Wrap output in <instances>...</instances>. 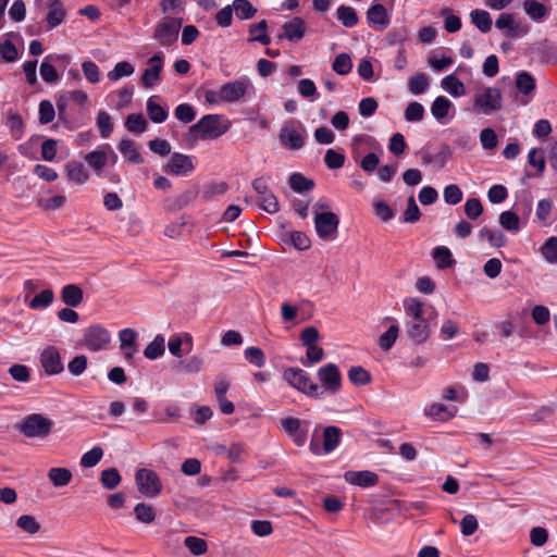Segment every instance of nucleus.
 Masks as SVG:
<instances>
[{
  "label": "nucleus",
  "mask_w": 557,
  "mask_h": 557,
  "mask_svg": "<svg viewBox=\"0 0 557 557\" xmlns=\"http://www.w3.org/2000/svg\"><path fill=\"white\" fill-rule=\"evenodd\" d=\"M203 358L200 356H191L183 360L178 364V370L185 373H197L203 369Z\"/></svg>",
  "instance_id": "bf43d9fd"
},
{
  "label": "nucleus",
  "mask_w": 557,
  "mask_h": 557,
  "mask_svg": "<svg viewBox=\"0 0 557 557\" xmlns=\"http://www.w3.org/2000/svg\"><path fill=\"white\" fill-rule=\"evenodd\" d=\"M268 24L267 21L262 20L257 24L249 26L250 38L249 41H258L262 45L270 44V37L267 34Z\"/></svg>",
  "instance_id": "49530a36"
},
{
  "label": "nucleus",
  "mask_w": 557,
  "mask_h": 557,
  "mask_svg": "<svg viewBox=\"0 0 557 557\" xmlns=\"http://www.w3.org/2000/svg\"><path fill=\"white\" fill-rule=\"evenodd\" d=\"M306 34L305 21L300 17H294L293 20L284 23L283 34L280 38H285L288 41H299Z\"/></svg>",
  "instance_id": "4be33fe9"
},
{
  "label": "nucleus",
  "mask_w": 557,
  "mask_h": 557,
  "mask_svg": "<svg viewBox=\"0 0 557 557\" xmlns=\"http://www.w3.org/2000/svg\"><path fill=\"white\" fill-rule=\"evenodd\" d=\"M48 479L55 487H62L67 485L72 480V472L66 468H51L48 471Z\"/></svg>",
  "instance_id": "58836bf2"
},
{
  "label": "nucleus",
  "mask_w": 557,
  "mask_h": 557,
  "mask_svg": "<svg viewBox=\"0 0 557 557\" xmlns=\"http://www.w3.org/2000/svg\"><path fill=\"white\" fill-rule=\"evenodd\" d=\"M368 23L375 29L382 30L389 24L387 11L383 4L376 3L371 5L367 12Z\"/></svg>",
  "instance_id": "5701e85b"
},
{
  "label": "nucleus",
  "mask_w": 557,
  "mask_h": 557,
  "mask_svg": "<svg viewBox=\"0 0 557 557\" xmlns=\"http://www.w3.org/2000/svg\"><path fill=\"white\" fill-rule=\"evenodd\" d=\"M302 394L312 398H324L336 395L341 385H293Z\"/></svg>",
  "instance_id": "b1692460"
},
{
  "label": "nucleus",
  "mask_w": 557,
  "mask_h": 557,
  "mask_svg": "<svg viewBox=\"0 0 557 557\" xmlns=\"http://www.w3.org/2000/svg\"><path fill=\"white\" fill-rule=\"evenodd\" d=\"M165 354V339L163 335H157L144 349V356L149 360L161 358Z\"/></svg>",
  "instance_id": "72a5a7b5"
},
{
  "label": "nucleus",
  "mask_w": 557,
  "mask_h": 557,
  "mask_svg": "<svg viewBox=\"0 0 557 557\" xmlns=\"http://www.w3.org/2000/svg\"><path fill=\"white\" fill-rule=\"evenodd\" d=\"M134 513L137 521L141 523H151L156 519V511L152 506L145 503H139L134 508Z\"/></svg>",
  "instance_id": "864d4df0"
},
{
  "label": "nucleus",
  "mask_w": 557,
  "mask_h": 557,
  "mask_svg": "<svg viewBox=\"0 0 557 557\" xmlns=\"http://www.w3.org/2000/svg\"><path fill=\"white\" fill-rule=\"evenodd\" d=\"M284 432L290 436L297 446H304L307 441V432L300 429V420L294 417L284 418L281 421Z\"/></svg>",
  "instance_id": "6ab92c4d"
},
{
  "label": "nucleus",
  "mask_w": 557,
  "mask_h": 557,
  "mask_svg": "<svg viewBox=\"0 0 557 557\" xmlns=\"http://www.w3.org/2000/svg\"><path fill=\"white\" fill-rule=\"evenodd\" d=\"M231 127L230 122L220 114L203 115L191 125L186 134L188 140H211L225 134Z\"/></svg>",
  "instance_id": "f03ea898"
},
{
  "label": "nucleus",
  "mask_w": 557,
  "mask_h": 557,
  "mask_svg": "<svg viewBox=\"0 0 557 557\" xmlns=\"http://www.w3.org/2000/svg\"><path fill=\"white\" fill-rule=\"evenodd\" d=\"M135 481L138 491L147 497L153 498L161 493V480L158 474L150 469H138L135 473Z\"/></svg>",
  "instance_id": "1a4fd4ad"
},
{
  "label": "nucleus",
  "mask_w": 557,
  "mask_h": 557,
  "mask_svg": "<svg viewBox=\"0 0 557 557\" xmlns=\"http://www.w3.org/2000/svg\"><path fill=\"white\" fill-rule=\"evenodd\" d=\"M163 69V57L154 54L147 61V67L141 75V84L145 88H153L161 82V72Z\"/></svg>",
  "instance_id": "4468645a"
},
{
  "label": "nucleus",
  "mask_w": 557,
  "mask_h": 557,
  "mask_svg": "<svg viewBox=\"0 0 557 557\" xmlns=\"http://www.w3.org/2000/svg\"><path fill=\"white\" fill-rule=\"evenodd\" d=\"M441 87L455 98L466 95L463 83L455 74L445 76L441 82Z\"/></svg>",
  "instance_id": "7c9ffc66"
},
{
  "label": "nucleus",
  "mask_w": 557,
  "mask_h": 557,
  "mask_svg": "<svg viewBox=\"0 0 557 557\" xmlns=\"http://www.w3.org/2000/svg\"><path fill=\"white\" fill-rule=\"evenodd\" d=\"M119 150L124 159L131 163H140L143 161L135 144L127 138H123L119 144Z\"/></svg>",
  "instance_id": "4c0bfd02"
},
{
  "label": "nucleus",
  "mask_w": 557,
  "mask_h": 557,
  "mask_svg": "<svg viewBox=\"0 0 557 557\" xmlns=\"http://www.w3.org/2000/svg\"><path fill=\"white\" fill-rule=\"evenodd\" d=\"M471 23L482 33H488L493 22L490 13L482 9H475L470 12Z\"/></svg>",
  "instance_id": "473e14b6"
},
{
  "label": "nucleus",
  "mask_w": 557,
  "mask_h": 557,
  "mask_svg": "<svg viewBox=\"0 0 557 557\" xmlns=\"http://www.w3.org/2000/svg\"><path fill=\"white\" fill-rule=\"evenodd\" d=\"M515 86L517 90L522 95L519 99V103L522 106L528 104L534 96L536 87L535 78L525 71H520L516 75Z\"/></svg>",
  "instance_id": "dca6fc26"
},
{
  "label": "nucleus",
  "mask_w": 557,
  "mask_h": 557,
  "mask_svg": "<svg viewBox=\"0 0 557 557\" xmlns=\"http://www.w3.org/2000/svg\"><path fill=\"white\" fill-rule=\"evenodd\" d=\"M60 58L61 57H59V55L49 54L41 62L40 67H39V73H40L41 78L46 83L52 84V83H57L59 81L58 72H57L55 67L53 66L52 62H54L55 60H59Z\"/></svg>",
  "instance_id": "c756f323"
},
{
  "label": "nucleus",
  "mask_w": 557,
  "mask_h": 557,
  "mask_svg": "<svg viewBox=\"0 0 557 557\" xmlns=\"http://www.w3.org/2000/svg\"><path fill=\"white\" fill-rule=\"evenodd\" d=\"M52 421L39 413H32L24 418L16 429L26 437L45 438L49 435Z\"/></svg>",
  "instance_id": "0eeeda50"
},
{
  "label": "nucleus",
  "mask_w": 557,
  "mask_h": 557,
  "mask_svg": "<svg viewBox=\"0 0 557 557\" xmlns=\"http://www.w3.org/2000/svg\"><path fill=\"white\" fill-rule=\"evenodd\" d=\"M7 125L10 128L11 136L15 140H18L22 138L23 133H24V123H23L21 115L16 114V113H12V112L8 113Z\"/></svg>",
  "instance_id": "6e6d98bb"
},
{
  "label": "nucleus",
  "mask_w": 557,
  "mask_h": 557,
  "mask_svg": "<svg viewBox=\"0 0 557 557\" xmlns=\"http://www.w3.org/2000/svg\"><path fill=\"white\" fill-rule=\"evenodd\" d=\"M251 87L248 78H240L221 86V95L224 102L239 101Z\"/></svg>",
  "instance_id": "2eb2a0df"
},
{
  "label": "nucleus",
  "mask_w": 557,
  "mask_h": 557,
  "mask_svg": "<svg viewBox=\"0 0 557 557\" xmlns=\"http://www.w3.org/2000/svg\"><path fill=\"white\" fill-rule=\"evenodd\" d=\"M289 186L296 193H304L313 187V182L300 173H293L289 177Z\"/></svg>",
  "instance_id": "4d7b16f0"
},
{
  "label": "nucleus",
  "mask_w": 557,
  "mask_h": 557,
  "mask_svg": "<svg viewBox=\"0 0 557 557\" xmlns=\"http://www.w3.org/2000/svg\"><path fill=\"white\" fill-rule=\"evenodd\" d=\"M453 107L454 104L448 98L438 96L432 102L431 113L437 121H442L449 114Z\"/></svg>",
  "instance_id": "f704fd0d"
},
{
  "label": "nucleus",
  "mask_w": 557,
  "mask_h": 557,
  "mask_svg": "<svg viewBox=\"0 0 557 557\" xmlns=\"http://www.w3.org/2000/svg\"><path fill=\"white\" fill-rule=\"evenodd\" d=\"M183 18L180 16H163L160 18L153 32V38L163 47L174 45L178 38Z\"/></svg>",
  "instance_id": "423d86ee"
},
{
  "label": "nucleus",
  "mask_w": 557,
  "mask_h": 557,
  "mask_svg": "<svg viewBox=\"0 0 557 557\" xmlns=\"http://www.w3.org/2000/svg\"><path fill=\"white\" fill-rule=\"evenodd\" d=\"M344 479L351 485H357L360 487H370L374 486L379 482V475L369 470L362 471H346L344 473Z\"/></svg>",
  "instance_id": "a211bd4d"
},
{
  "label": "nucleus",
  "mask_w": 557,
  "mask_h": 557,
  "mask_svg": "<svg viewBox=\"0 0 557 557\" xmlns=\"http://www.w3.org/2000/svg\"><path fill=\"white\" fill-rule=\"evenodd\" d=\"M392 320V318H387ZM394 324L388 327L379 338V345L383 350H388L398 337L399 327L397 322L393 319Z\"/></svg>",
  "instance_id": "603ef678"
},
{
  "label": "nucleus",
  "mask_w": 557,
  "mask_h": 557,
  "mask_svg": "<svg viewBox=\"0 0 557 557\" xmlns=\"http://www.w3.org/2000/svg\"><path fill=\"white\" fill-rule=\"evenodd\" d=\"M160 8L164 16H175L185 12V0H161Z\"/></svg>",
  "instance_id": "3c124183"
},
{
  "label": "nucleus",
  "mask_w": 557,
  "mask_h": 557,
  "mask_svg": "<svg viewBox=\"0 0 557 557\" xmlns=\"http://www.w3.org/2000/svg\"><path fill=\"white\" fill-rule=\"evenodd\" d=\"M60 296L62 302L72 308L78 307L84 299L83 289L76 284L63 286Z\"/></svg>",
  "instance_id": "bb28decb"
},
{
  "label": "nucleus",
  "mask_w": 557,
  "mask_h": 557,
  "mask_svg": "<svg viewBox=\"0 0 557 557\" xmlns=\"http://www.w3.org/2000/svg\"><path fill=\"white\" fill-rule=\"evenodd\" d=\"M496 28L504 32V35L509 38H520L529 33V26L521 21H517L511 13H502L496 22Z\"/></svg>",
  "instance_id": "9d476101"
},
{
  "label": "nucleus",
  "mask_w": 557,
  "mask_h": 557,
  "mask_svg": "<svg viewBox=\"0 0 557 557\" xmlns=\"http://www.w3.org/2000/svg\"><path fill=\"white\" fill-rule=\"evenodd\" d=\"M307 137L305 125L298 120L286 121L278 134V139L283 147L289 150L301 149Z\"/></svg>",
  "instance_id": "39448f33"
},
{
  "label": "nucleus",
  "mask_w": 557,
  "mask_h": 557,
  "mask_svg": "<svg viewBox=\"0 0 557 557\" xmlns=\"http://www.w3.org/2000/svg\"><path fill=\"white\" fill-rule=\"evenodd\" d=\"M503 109V95L497 87H482L473 97L472 111L475 114L491 115Z\"/></svg>",
  "instance_id": "7ed1b4c3"
},
{
  "label": "nucleus",
  "mask_w": 557,
  "mask_h": 557,
  "mask_svg": "<svg viewBox=\"0 0 557 557\" xmlns=\"http://www.w3.org/2000/svg\"><path fill=\"white\" fill-rule=\"evenodd\" d=\"M65 172L69 181L73 183L84 184L88 180V174L84 166L78 162H67L65 164Z\"/></svg>",
  "instance_id": "ea45409f"
},
{
  "label": "nucleus",
  "mask_w": 557,
  "mask_h": 557,
  "mask_svg": "<svg viewBox=\"0 0 557 557\" xmlns=\"http://www.w3.org/2000/svg\"><path fill=\"white\" fill-rule=\"evenodd\" d=\"M432 257L438 269H446L455 263L450 250L445 246H438L434 248Z\"/></svg>",
  "instance_id": "37998d69"
},
{
  "label": "nucleus",
  "mask_w": 557,
  "mask_h": 557,
  "mask_svg": "<svg viewBox=\"0 0 557 557\" xmlns=\"http://www.w3.org/2000/svg\"><path fill=\"white\" fill-rule=\"evenodd\" d=\"M157 97L151 96L147 100V114L149 119L157 124L163 123L168 119V110L156 101Z\"/></svg>",
  "instance_id": "2f4dec72"
},
{
  "label": "nucleus",
  "mask_w": 557,
  "mask_h": 557,
  "mask_svg": "<svg viewBox=\"0 0 557 557\" xmlns=\"http://www.w3.org/2000/svg\"><path fill=\"white\" fill-rule=\"evenodd\" d=\"M419 154L424 165L432 164L434 169L442 170L448 161L449 151L447 148H444L440 152L432 154L429 151L422 150Z\"/></svg>",
  "instance_id": "cd10ccee"
},
{
  "label": "nucleus",
  "mask_w": 557,
  "mask_h": 557,
  "mask_svg": "<svg viewBox=\"0 0 557 557\" xmlns=\"http://www.w3.org/2000/svg\"><path fill=\"white\" fill-rule=\"evenodd\" d=\"M467 396L468 393L462 385L447 387L442 393V398L447 401L463 403Z\"/></svg>",
  "instance_id": "680f3d73"
},
{
  "label": "nucleus",
  "mask_w": 557,
  "mask_h": 557,
  "mask_svg": "<svg viewBox=\"0 0 557 557\" xmlns=\"http://www.w3.org/2000/svg\"><path fill=\"white\" fill-rule=\"evenodd\" d=\"M480 143L484 150H494L498 145V138L496 132L486 127L480 132Z\"/></svg>",
  "instance_id": "69168bd1"
},
{
  "label": "nucleus",
  "mask_w": 557,
  "mask_h": 557,
  "mask_svg": "<svg viewBox=\"0 0 557 557\" xmlns=\"http://www.w3.org/2000/svg\"><path fill=\"white\" fill-rule=\"evenodd\" d=\"M109 330L99 324L89 325L83 332L81 345L90 351H101L108 348L111 342Z\"/></svg>",
  "instance_id": "6e6552de"
},
{
  "label": "nucleus",
  "mask_w": 557,
  "mask_h": 557,
  "mask_svg": "<svg viewBox=\"0 0 557 557\" xmlns=\"http://www.w3.org/2000/svg\"><path fill=\"white\" fill-rule=\"evenodd\" d=\"M404 309L408 337L414 344L424 343L431 334L430 325L437 317L436 310L433 307L425 308L422 301L412 297L404 300Z\"/></svg>",
  "instance_id": "f257e3e1"
},
{
  "label": "nucleus",
  "mask_w": 557,
  "mask_h": 557,
  "mask_svg": "<svg viewBox=\"0 0 557 557\" xmlns=\"http://www.w3.org/2000/svg\"><path fill=\"white\" fill-rule=\"evenodd\" d=\"M318 377L321 383H341L342 380L339 369L334 363H327L320 368L318 371Z\"/></svg>",
  "instance_id": "c03bdc74"
},
{
  "label": "nucleus",
  "mask_w": 557,
  "mask_h": 557,
  "mask_svg": "<svg viewBox=\"0 0 557 557\" xmlns=\"http://www.w3.org/2000/svg\"><path fill=\"white\" fill-rule=\"evenodd\" d=\"M103 457V449L100 446H95L81 458V466L84 468H92L100 462Z\"/></svg>",
  "instance_id": "13d9d810"
},
{
  "label": "nucleus",
  "mask_w": 557,
  "mask_h": 557,
  "mask_svg": "<svg viewBox=\"0 0 557 557\" xmlns=\"http://www.w3.org/2000/svg\"><path fill=\"white\" fill-rule=\"evenodd\" d=\"M341 429L337 426H326L323 431V451L324 454H329L333 451L341 440Z\"/></svg>",
  "instance_id": "c9c22d12"
},
{
  "label": "nucleus",
  "mask_w": 557,
  "mask_h": 557,
  "mask_svg": "<svg viewBox=\"0 0 557 557\" xmlns=\"http://www.w3.org/2000/svg\"><path fill=\"white\" fill-rule=\"evenodd\" d=\"M232 8L239 20H249L257 13V9L249 0H234Z\"/></svg>",
  "instance_id": "a18cd8bd"
},
{
  "label": "nucleus",
  "mask_w": 557,
  "mask_h": 557,
  "mask_svg": "<svg viewBox=\"0 0 557 557\" xmlns=\"http://www.w3.org/2000/svg\"><path fill=\"white\" fill-rule=\"evenodd\" d=\"M231 385H216L214 393L219 408L223 414H232L235 410L234 400L237 396L230 389Z\"/></svg>",
  "instance_id": "aec40b11"
},
{
  "label": "nucleus",
  "mask_w": 557,
  "mask_h": 557,
  "mask_svg": "<svg viewBox=\"0 0 557 557\" xmlns=\"http://www.w3.org/2000/svg\"><path fill=\"white\" fill-rule=\"evenodd\" d=\"M125 126L129 132L144 133L147 129L148 122L143 114H129L126 117Z\"/></svg>",
  "instance_id": "0e129e2a"
},
{
  "label": "nucleus",
  "mask_w": 557,
  "mask_h": 557,
  "mask_svg": "<svg viewBox=\"0 0 557 557\" xmlns=\"http://www.w3.org/2000/svg\"><path fill=\"white\" fill-rule=\"evenodd\" d=\"M40 364L44 371L49 374H58L63 371V363L59 350L49 346L40 354Z\"/></svg>",
  "instance_id": "f3484780"
},
{
  "label": "nucleus",
  "mask_w": 557,
  "mask_h": 557,
  "mask_svg": "<svg viewBox=\"0 0 557 557\" xmlns=\"http://www.w3.org/2000/svg\"><path fill=\"white\" fill-rule=\"evenodd\" d=\"M327 205L317 203L314 212V228L317 235L326 242H333L338 236L339 218L331 211L320 212V209H326Z\"/></svg>",
  "instance_id": "20e7f679"
},
{
  "label": "nucleus",
  "mask_w": 557,
  "mask_h": 557,
  "mask_svg": "<svg viewBox=\"0 0 557 557\" xmlns=\"http://www.w3.org/2000/svg\"><path fill=\"white\" fill-rule=\"evenodd\" d=\"M117 156L108 144L100 146L97 150L85 156V161L97 172L98 175H101L103 168L108 163L115 164Z\"/></svg>",
  "instance_id": "9b49d317"
},
{
  "label": "nucleus",
  "mask_w": 557,
  "mask_h": 557,
  "mask_svg": "<svg viewBox=\"0 0 557 557\" xmlns=\"http://www.w3.org/2000/svg\"><path fill=\"white\" fill-rule=\"evenodd\" d=\"M457 411L458 408L455 405L434 403L428 409H425V414L431 417L433 420L445 422L453 419Z\"/></svg>",
  "instance_id": "393cba45"
},
{
  "label": "nucleus",
  "mask_w": 557,
  "mask_h": 557,
  "mask_svg": "<svg viewBox=\"0 0 557 557\" xmlns=\"http://www.w3.org/2000/svg\"><path fill=\"white\" fill-rule=\"evenodd\" d=\"M524 13L534 22H543L549 14L550 9L536 0H524L522 3Z\"/></svg>",
  "instance_id": "a878e982"
},
{
  "label": "nucleus",
  "mask_w": 557,
  "mask_h": 557,
  "mask_svg": "<svg viewBox=\"0 0 557 557\" xmlns=\"http://www.w3.org/2000/svg\"><path fill=\"white\" fill-rule=\"evenodd\" d=\"M48 13L46 15V23L48 29H53L62 24L66 17V10L60 0H51L46 3Z\"/></svg>",
  "instance_id": "412c9836"
},
{
  "label": "nucleus",
  "mask_w": 557,
  "mask_h": 557,
  "mask_svg": "<svg viewBox=\"0 0 557 557\" xmlns=\"http://www.w3.org/2000/svg\"><path fill=\"white\" fill-rule=\"evenodd\" d=\"M499 224L503 228L511 233H518L521 230L519 216L509 210L500 213Z\"/></svg>",
  "instance_id": "8fccbe9b"
},
{
  "label": "nucleus",
  "mask_w": 557,
  "mask_h": 557,
  "mask_svg": "<svg viewBox=\"0 0 557 557\" xmlns=\"http://www.w3.org/2000/svg\"><path fill=\"white\" fill-rule=\"evenodd\" d=\"M351 69L352 63L348 53L338 54L332 63V70L339 75H347Z\"/></svg>",
  "instance_id": "052dcab7"
},
{
  "label": "nucleus",
  "mask_w": 557,
  "mask_h": 557,
  "mask_svg": "<svg viewBox=\"0 0 557 557\" xmlns=\"http://www.w3.org/2000/svg\"><path fill=\"white\" fill-rule=\"evenodd\" d=\"M373 212L382 222H388L395 216V211L383 200L373 202Z\"/></svg>",
  "instance_id": "338daca9"
},
{
  "label": "nucleus",
  "mask_w": 557,
  "mask_h": 557,
  "mask_svg": "<svg viewBox=\"0 0 557 557\" xmlns=\"http://www.w3.org/2000/svg\"><path fill=\"white\" fill-rule=\"evenodd\" d=\"M351 154L354 160L358 162L360 168L367 173H373L380 164V157L374 152H370L363 158H360L358 148L352 147Z\"/></svg>",
  "instance_id": "c85d7f7f"
},
{
  "label": "nucleus",
  "mask_w": 557,
  "mask_h": 557,
  "mask_svg": "<svg viewBox=\"0 0 557 557\" xmlns=\"http://www.w3.org/2000/svg\"><path fill=\"white\" fill-rule=\"evenodd\" d=\"M53 299L54 294L51 289H44L30 300H27V297H25L27 306L33 310H41L48 308L53 302Z\"/></svg>",
  "instance_id": "e433bc0d"
},
{
  "label": "nucleus",
  "mask_w": 557,
  "mask_h": 557,
  "mask_svg": "<svg viewBox=\"0 0 557 557\" xmlns=\"http://www.w3.org/2000/svg\"><path fill=\"white\" fill-rule=\"evenodd\" d=\"M119 348L126 361L134 360L135 356L138 354V345L137 338L138 333L129 327L122 329L119 332Z\"/></svg>",
  "instance_id": "ddd939ff"
},
{
  "label": "nucleus",
  "mask_w": 557,
  "mask_h": 557,
  "mask_svg": "<svg viewBox=\"0 0 557 557\" xmlns=\"http://www.w3.org/2000/svg\"><path fill=\"white\" fill-rule=\"evenodd\" d=\"M479 237L482 240L488 242L491 246L496 248L503 247L506 244V236L503 232L494 231L487 227H483L480 231Z\"/></svg>",
  "instance_id": "09e8293b"
},
{
  "label": "nucleus",
  "mask_w": 557,
  "mask_h": 557,
  "mask_svg": "<svg viewBox=\"0 0 557 557\" xmlns=\"http://www.w3.org/2000/svg\"><path fill=\"white\" fill-rule=\"evenodd\" d=\"M121 475L116 468H109L101 472L100 482L104 488L113 490L121 483Z\"/></svg>",
  "instance_id": "5fc2aeb1"
},
{
  "label": "nucleus",
  "mask_w": 557,
  "mask_h": 557,
  "mask_svg": "<svg viewBox=\"0 0 557 557\" xmlns=\"http://www.w3.org/2000/svg\"><path fill=\"white\" fill-rule=\"evenodd\" d=\"M430 85V78L424 73H417L408 81V89L412 95H421L425 92Z\"/></svg>",
  "instance_id": "79ce46f5"
},
{
  "label": "nucleus",
  "mask_w": 557,
  "mask_h": 557,
  "mask_svg": "<svg viewBox=\"0 0 557 557\" xmlns=\"http://www.w3.org/2000/svg\"><path fill=\"white\" fill-rule=\"evenodd\" d=\"M541 252L548 263H557V237H549L541 247Z\"/></svg>",
  "instance_id": "e2e57ef3"
},
{
  "label": "nucleus",
  "mask_w": 557,
  "mask_h": 557,
  "mask_svg": "<svg viewBox=\"0 0 557 557\" xmlns=\"http://www.w3.org/2000/svg\"><path fill=\"white\" fill-rule=\"evenodd\" d=\"M163 170L175 176H186L195 170L194 158L181 152H174L163 166Z\"/></svg>",
  "instance_id": "f8f14e48"
},
{
  "label": "nucleus",
  "mask_w": 557,
  "mask_h": 557,
  "mask_svg": "<svg viewBox=\"0 0 557 557\" xmlns=\"http://www.w3.org/2000/svg\"><path fill=\"white\" fill-rule=\"evenodd\" d=\"M184 544L195 556L203 555L208 549L207 542L197 536H187Z\"/></svg>",
  "instance_id": "774afa93"
},
{
  "label": "nucleus",
  "mask_w": 557,
  "mask_h": 557,
  "mask_svg": "<svg viewBox=\"0 0 557 557\" xmlns=\"http://www.w3.org/2000/svg\"><path fill=\"white\" fill-rule=\"evenodd\" d=\"M336 17L345 27L348 28L357 25L359 21L356 10L349 5L344 4L337 8Z\"/></svg>",
  "instance_id": "a19ab883"
},
{
  "label": "nucleus",
  "mask_w": 557,
  "mask_h": 557,
  "mask_svg": "<svg viewBox=\"0 0 557 557\" xmlns=\"http://www.w3.org/2000/svg\"><path fill=\"white\" fill-rule=\"evenodd\" d=\"M135 67L127 61L117 62L114 67L108 72V78L111 82H117L123 77L133 75Z\"/></svg>",
  "instance_id": "de8ad7c7"
}]
</instances>
